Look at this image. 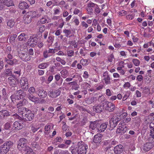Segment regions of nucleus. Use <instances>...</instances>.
Here are the masks:
<instances>
[{
    "label": "nucleus",
    "instance_id": "54",
    "mask_svg": "<svg viewBox=\"0 0 154 154\" xmlns=\"http://www.w3.org/2000/svg\"><path fill=\"white\" fill-rule=\"evenodd\" d=\"M39 32L42 33L45 30V26L42 25L40 26H39Z\"/></svg>",
    "mask_w": 154,
    "mask_h": 154
},
{
    "label": "nucleus",
    "instance_id": "20",
    "mask_svg": "<svg viewBox=\"0 0 154 154\" xmlns=\"http://www.w3.org/2000/svg\"><path fill=\"white\" fill-rule=\"evenodd\" d=\"M16 34H13L11 35L9 38V42L12 45H15L16 42H17V39H16L17 37Z\"/></svg>",
    "mask_w": 154,
    "mask_h": 154
},
{
    "label": "nucleus",
    "instance_id": "24",
    "mask_svg": "<svg viewBox=\"0 0 154 154\" xmlns=\"http://www.w3.org/2000/svg\"><path fill=\"white\" fill-rule=\"evenodd\" d=\"M4 72L5 73L6 76H11L13 77L14 78H16V76L12 74V69H5Z\"/></svg>",
    "mask_w": 154,
    "mask_h": 154
},
{
    "label": "nucleus",
    "instance_id": "8",
    "mask_svg": "<svg viewBox=\"0 0 154 154\" xmlns=\"http://www.w3.org/2000/svg\"><path fill=\"white\" fill-rule=\"evenodd\" d=\"M104 104L101 102L98 104H96L93 107V111L97 113L102 112L104 108Z\"/></svg>",
    "mask_w": 154,
    "mask_h": 154
},
{
    "label": "nucleus",
    "instance_id": "41",
    "mask_svg": "<svg viewBox=\"0 0 154 154\" xmlns=\"http://www.w3.org/2000/svg\"><path fill=\"white\" fill-rule=\"evenodd\" d=\"M132 62L134 64L137 66H139L140 63V61L137 59H133L132 60Z\"/></svg>",
    "mask_w": 154,
    "mask_h": 154
},
{
    "label": "nucleus",
    "instance_id": "39",
    "mask_svg": "<svg viewBox=\"0 0 154 154\" xmlns=\"http://www.w3.org/2000/svg\"><path fill=\"white\" fill-rule=\"evenodd\" d=\"M131 94V92L130 91H127L124 96L122 100L124 101L126 100L129 97Z\"/></svg>",
    "mask_w": 154,
    "mask_h": 154
},
{
    "label": "nucleus",
    "instance_id": "31",
    "mask_svg": "<svg viewBox=\"0 0 154 154\" xmlns=\"http://www.w3.org/2000/svg\"><path fill=\"white\" fill-rule=\"evenodd\" d=\"M27 103V100L25 99H22L17 104V108H19L20 107L24 106Z\"/></svg>",
    "mask_w": 154,
    "mask_h": 154
},
{
    "label": "nucleus",
    "instance_id": "42",
    "mask_svg": "<svg viewBox=\"0 0 154 154\" xmlns=\"http://www.w3.org/2000/svg\"><path fill=\"white\" fill-rule=\"evenodd\" d=\"M42 131L41 130H40L38 133L36 134L35 137V140L36 141H38L39 139L41 138V136L40 135L41 132Z\"/></svg>",
    "mask_w": 154,
    "mask_h": 154
},
{
    "label": "nucleus",
    "instance_id": "12",
    "mask_svg": "<svg viewBox=\"0 0 154 154\" xmlns=\"http://www.w3.org/2000/svg\"><path fill=\"white\" fill-rule=\"evenodd\" d=\"M23 124L22 121H17L14 122L13 126L14 128V129L19 130L23 128Z\"/></svg>",
    "mask_w": 154,
    "mask_h": 154
},
{
    "label": "nucleus",
    "instance_id": "4",
    "mask_svg": "<svg viewBox=\"0 0 154 154\" xmlns=\"http://www.w3.org/2000/svg\"><path fill=\"white\" fill-rule=\"evenodd\" d=\"M121 119L120 115H116L113 116L109 121L110 126L112 128H115Z\"/></svg>",
    "mask_w": 154,
    "mask_h": 154
},
{
    "label": "nucleus",
    "instance_id": "25",
    "mask_svg": "<svg viewBox=\"0 0 154 154\" xmlns=\"http://www.w3.org/2000/svg\"><path fill=\"white\" fill-rule=\"evenodd\" d=\"M28 36L27 35L24 33H21L18 37V39L20 41L26 42Z\"/></svg>",
    "mask_w": 154,
    "mask_h": 154
},
{
    "label": "nucleus",
    "instance_id": "38",
    "mask_svg": "<svg viewBox=\"0 0 154 154\" xmlns=\"http://www.w3.org/2000/svg\"><path fill=\"white\" fill-rule=\"evenodd\" d=\"M150 135L153 138H154V124L151 123L150 125Z\"/></svg>",
    "mask_w": 154,
    "mask_h": 154
},
{
    "label": "nucleus",
    "instance_id": "58",
    "mask_svg": "<svg viewBox=\"0 0 154 154\" xmlns=\"http://www.w3.org/2000/svg\"><path fill=\"white\" fill-rule=\"evenodd\" d=\"M60 13V8L55 9L54 10V14H59Z\"/></svg>",
    "mask_w": 154,
    "mask_h": 154
},
{
    "label": "nucleus",
    "instance_id": "22",
    "mask_svg": "<svg viewBox=\"0 0 154 154\" xmlns=\"http://www.w3.org/2000/svg\"><path fill=\"white\" fill-rule=\"evenodd\" d=\"M102 135L100 134H98L94 137L93 141L95 143H100L101 141Z\"/></svg>",
    "mask_w": 154,
    "mask_h": 154
},
{
    "label": "nucleus",
    "instance_id": "43",
    "mask_svg": "<svg viewBox=\"0 0 154 154\" xmlns=\"http://www.w3.org/2000/svg\"><path fill=\"white\" fill-rule=\"evenodd\" d=\"M106 106L105 107V109L106 110L109 111L110 107L112 105V103L110 102H106Z\"/></svg>",
    "mask_w": 154,
    "mask_h": 154
},
{
    "label": "nucleus",
    "instance_id": "6",
    "mask_svg": "<svg viewBox=\"0 0 154 154\" xmlns=\"http://www.w3.org/2000/svg\"><path fill=\"white\" fill-rule=\"evenodd\" d=\"M23 49V51L22 49H20V52L18 53V55L23 60H25L26 57L28 56V50L26 47L24 46Z\"/></svg>",
    "mask_w": 154,
    "mask_h": 154
},
{
    "label": "nucleus",
    "instance_id": "27",
    "mask_svg": "<svg viewBox=\"0 0 154 154\" xmlns=\"http://www.w3.org/2000/svg\"><path fill=\"white\" fill-rule=\"evenodd\" d=\"M38 94L40 97L42 98L45 97L47 94V92L42 88L38 89Z\"/></svg>",
    "mask_w": 154,
    "mask_h": 154
},
{
    "label": "nucleus",
    "instance_id": "55",
    "mask_svg": "<svg viewBox=\"0 0 154 154\" xmlns=\"http://www.w3.org/2000/svg\"><path fill=\"white\" fill-rule=\"evenodd\" d=\"M65 4L66 2L65 1H61L59 3L58 5L60 6L61 8H62Z\"/></svg>",
    "mask_w": 154,
    "mask_h": 154
},
{
    "label": "nucleus",
    "instance_id": "33",
    "mask_svg": "<svg viewBox=\"0 0 154 154\" xmlns=\"http://www.w3.org/2000/svg\"><path fill=\"white\" fill-rule=\"evenodd\" d=\"M7 100V96L0 95V103L4 105H5V102Z\"/></svg>",
    "mask_w": 154,
    "mask_h": 154
},
{
    "label": "nucleus",
    "instance_id": "51",
    "mask_svg": "<svg viewBox=\"0 0 154 154\" xmlns=\"http://www.w3.org/2000/svg\"><path fill=\"white\" fill-rule=\"evenodd\" d=\"M47 21V20L45 18H42L38 22V24H40L41 23L43 24L46 23Z\"/></svg>",
    "mask_w": 154,
    "mask_h": 154
},
{
    "label": "nucleus",
    "instance_id": "32",
    "mask_svg": "<svg viewBox=\"0 0 154 154\" xmlns=\"http://www.w3.org/2000/svg\"><path fill=\"white\" fill-rule=\"evenodd\" d=\"M4 6L6 5L9 7L13 5L14 3L12 0H2Z\"/></svg>",
    "mask_w": 154,
    "mask_h": 154
},
{
    "label": "nucleus",
    "instance_id": "36",
    "mask_svg": "<svg viewBox=\"0 0 154 154\" xmlns=\"http://www.w3.org/2000/svg\"><path fill=\"white\" fill-rule=\"evenodd\" d=\"M61 76L64 79L66 78L68 75V72L67 70L63 69L60 71Z\"/></svg>",
    "mask_w": 154,
    "mask_h": 154
},
{
    "label": "nucleus",
    "instance_id": "61",
    "mask_svg": "<svg viewBox=\"0 0 154 154\" xmlns=\"http://www.w3.org/2000/svg\"><path fill=\"white\" fill-rule=\"evenodd\" d=\"M58 147L59 148H61L66 149L68 148V146L65 145V144H60L59 145H58Z\"/></svg>",
    "mask_w": 154,
    "mask_h": 154
},
{
    "label": "nucleus",
    "instance_id": "11",
    "mask_svg": "<svg viewBox=\"0 0 154 154\" xmlns=\"http://www.w3.org/2000/svg\"><path fill=\"white\" fill-rule=\"evenodd\" d=\"M10 112L5 109H3L0 111V119L4 120L6 119V117L10 116Z\"/></svg>",
    "mask_w": 154,
    "mask_h": 154
},
{
    "label": "nucleus",
    "instance_id": "63",
    "mask_svg": "<svg viewBox=\"0 0 154 154\" xmlns=\"http://www.w3.org/2000/svg\"><path fill=\"white\" fill-rule=\"evenodd\" d=\"M89 75L87 71H85L83 74V77L85 79H87Z\"/></svg>",
    "mask_w": 154,
    "mask_h": 154
},
{
    "label": "nucleus",
    "instance_id": "1",
    "mask_svg": "<svg viewBox=\"0 0 154 154\" xmlns=\"http://www.w3.org/2000/svg\"><path fill=\"white\" fill-rule=\"evenodd\" d=\"M77 149H74V146L70 148L72 154H85L86 149L88 148V146L82 141L79 142L77 143Z\"/></svg>",
    "mask_w": 154,
    "mask_h": 154
},
{
    "label": "nucleus",
    "instance_id": "46",
    "mask_svg": "<svg viewBox=\"0 0 154 154\" xmlns=\"http://www.w3.org/2000/svg\"><path fill=\"white\" fill-rule=\"evenodd\" d=\"M134 17V15L133 14H129L126 16V18L128 20H133Z\"/></svg>",
    "mask_w": 154,
    "mask_h": 154
},
{
    "label": "nucleus",
    "instance_id": "37",
    "mask_svg": "<svg viewBox=\"0 0 154 154\" xmlns=\"http://www.w3.org/2000/svg\"><path fill=\"white\" fill-rule=\"evenodd\" d=\"M143 93L145 96L149 95L150 94V89L146 87H145L143 89Z\"/></svg>",
    "mask_w": 154,
    "mask_h": 154
},
{
    "label": "nucleus",
    "instance_id": "10",
    "mask_svg": "<svg viewBox=\"0 0 154 154\" xmlns=\"http://www.w3.org/2000/svg\"><path fill=\"white\" fill-rule=\"evenodd\" d=\"M38 42L37 39L34 35L30 36L28 41V44H30V46L32 47H35Z\"/></svg>",
    "mask_w": 154,
    "mask_h": 154
},
{
    "label": "nucleus",
    "instance_id": "26",
    "mask_svg": "<svg viewBox=\"0 0 154 154\" xmlns=\"http://www.w3.org/2000/svg\"><path fill=\"white\" fill-rule=\"evenodd\" d=\"M27 14H29L32 19L35 17H38L40 16L39 14L36 11H30L27 12Z\"/></svg>",
    "mask_w": 154,
    "mask_h": 154
},
{
    "label": "nucleus",
    "instance_id": "45",
    "mask_svg": "<svg viewBox=\"0 0 154 154\" xmlns=\"http://www.w3.org/2000/svg\"><path fill=\"white\" fill-rule=\"evenodd\" d=\"M66 53L68 56L71 57L73 55L74 51L72 50H70L67 49L66 50Z\"/></svg>",
    "mask_w": 154,
    "mask_h": 154
},
{
    "label": "nucleus",
    "instance_id": "34",
    "mask_svg": "<svg viewBox=\"0 0 154 154\" xmlns=\"http://www.w3.org/2000/svg\"><path fill=\"white\" fill-rule=\"evenodd\" d=\"M29 110V109L26 108L25 107H21L19 109L18 112L20 113L22 116V115H23L24 113L26 114L27 113V111Z\"/></svg>",
    "mask_w": 154,
    "mask_h": 154
},
{
    "label": "nucleus",
    "instance_id": "3",
    "mask_svg": "<svg viewBox=\"0 0 154 154\" xmlns=\"http://www.w3.org/2000/svg\"><path fill=\"white\" fill-rule=\"evenodd\" d=\"M28 140L24 138H21L17 142V148L21 152L26 151L29 149L27 145Z\"/></svg>",
    "mask_w": 154,
    "mask_h": 154
},
{
    "label": "nucleus",
    "instance_id": "5",
    "mask_svg": "<svg viewBox=\"0 0 154 154\" xmlns=\"http://www.w3.org/2000/svg\"><path fill=\"white\" fill-rule=\"evenodd\" d=\"M34 117V115L32 112L30 110L27 111V113L22 115V118L24 121H30L32 120Z\"/></svg>",
    "mask_w": 154,
    "mask_h": 154
},
{
    "label": "nucleus",
    "instance_id": "59",
    "mask_svg": "<svg viewBox=\"0 0 154 154\" xmlns=\"http://www.w3.org/2000/svg\"><path fill=\"white\" fill-rule=\"evenodd\" d=\"M143 77L141 75H139L137 77L136 79L138 81L140 82L143 80Z\"/></svg>",
    "mask_w": 154,
    "mask_h": 154
},
{
    "label": "nucleus",
    "instance_id": "40",
    "mask_svg": "<svg viewBox=\"0 0 154 154\" xmlns=\"http://www.w3.org/2000/svg\"><path fill=\"white\" fill-rule=\"evenodd\" d=\"M15 23V22L14 21L12 20H8L7 22V25L8 26L10 27L11 28L12 27L14 26Z\"/></svg>",
    "mask_w": 154,
    "mask_h": 154
},
{
    "label": "nucleus",
    "instance_id": "62",
    "mask_svg": "<svg viewBox=\"0 0 154 154\" xmlns=\"http://www.w3.org/2000/svg\"><path fill=\"white\" fill-rule=\"evenodd\" d=\"M34 36H35V38H36L37 39V40H38V39H39L41 38L42 36V34L40 32H38L36 34V35H35Z\"/></svg>",
    "mask_w": 154,
    "mask_h": 154
},
{
    "label": "nucleus",
    "instance_id": "47",
    "mask_svg": "<svg viewBox=\"0 0 154 154\" xmlns=\"http://www.w3.org/2000/svg\"><path fill=\"white\" fill-rule=\"evenodd\" d=\"M82 87L85 89H86L88 88H89L90 87V85L88 83L85 82L82 85Z\"/></svg>",
    "mask_w": 154,
    "mask_h": 154
},
{
    "label": "nucleus",
    "instance_id": "18",
    "mask_svg": "<svg viewBox=\"0 0 154 154\" xmlns=\"http://www.w3.org/2000/svg\"><path fill=\"white\" fill-rule=\"evenodd\" d=\"M7 82L9 83L12 88L14 89L16 87L17 83L14 79L11 77H9L7 79Z\"/></svg>",
    "mask_w": 154,
    "mask_h": 154
},
{
    "label": "nucleus",
    "instance_id": "50",
    "mask_svg": "<svg viewBox=\"0 0 154 154\" xmlns=\"http://www.w3.org/2000/svg\"><path fill=\"white\" fill-rule=\"evenodd\" d=\"M88 60L86 59H81L80 60V63L83 66H86L87 65Z\"/></svg>",
    "mask_w": 154,
    "mask_h": 154
},
{
    "label": "nucleus",
    "instance_id": "13",
    "mask_svg": "<svg viewBox=\"0 0 154 154\" xmlns=\"http://www.w3.org/2000/svg\"><path fill=\"white\" fill-rule=\"evenodd\" d=\"M103 80L106 85L110 84L111 83V79L108 74L107 71H106L103 73Z\"/></svg>",
    "mask_w": 154,
    "mask_h": 154
},
{
    "label": "nucleus",
    "instance_id": "21",
    "mask_svg": "<svg viewBox=\"0 0 154 154\" xmlns=\"http://www.w3.org/2000/svg\"><path fill=\"white\" fill-rule=\"evenodd\" d=\"M32 18L29 14H27V12L24 15L23 17L24 22L25 24H28L31 23Z\"/></svg>",
    "mask_w": 154,
    "mask_h": 154
},
{
    "label": "nucleus",
    "instance_id": "64",
    "mask_svg": "<svg viewBox=\"0 0 154 154\" xmlns=\"http://www.w3.org/2000/svg\"><path fill=\"white\" fill-rule=\"evenodd\" d=\"M63 125L62 127V128L63 131H66L67 128V126L65 123L63 122Z\"/></svg>",
    "mask_w": 154,
    "mask_h": 154
},
{
    "label": "nucleus",
    "instance_id": "53",
    "mask_svg": "<svg viewBox=\"0 0 154 154\" xmlns=\"http://www.w3.org/2000/svg\"><path fill=\"white\" fill-rule=\"evenodd\" d=\"M5 128L6 130H8L11 127V124L9 122H7L4 125Z\"/></svg>",
    "mask_w": 154,
    "mask_h": 154
},
{
    "label": "nucleus",
    "instance_id": "60",
    "mask_svg": "<svg viewBox=\"0 0 154 154\" xmlns=\"http://www.w3.org/2000/svg\"><path fill=\"white\" fill-rule=\"evenodd\" d=\"M71 45L73 46L74 48H76L78 47V44L75 41H72L71 42Z\"/></svg>",
    "mask_w": 154,
    "mask_h": 154
},
{
    "label": "nucleus",
    "instance_id": "14",
    "mask_svg": "<svg viewBox=\"0 0 154 154\" xmlns=\"http://www.w3.org/2000/svg\"><path fill=\"white\" fill-rule=\"evenodd\" d=\"M126 126L119 123L118 125V127L116 130V132L118 134H124L126 131Z\"/></svg>",
    "mask_w": 154,
    "mask_h": 154
},
{
    "label": "nucleus",
    "instance_id": "48",
    "mask_svg": "<svg viewBox=\"0 0 154 154\" xmlns=\"http://www.w3.org/2000/svg\"><path fill=\"white\" fill-rule=\"evenodd\" d=\"M62 141V139L60 137H57L56 138L54 139L53 143H55L57 142H61Z\"/></svg>",
    "mask_w": 154,
    "mask_h": 154
},
{
    "label": "nucleus",
    "instance_id": "35",
    "mask_svg": "<svg viewBox=\"0 0 154 154\" xmlns=\"http://www.w3.org/2000/svg\"><path fill=\"white\" fill-rule=\"evenodd\" d=\"M73 14L75 15H78L79 17H81L82 15V12L81 9L75 8L73 12Z\"/></svg>",
    "mask_w": 154,
    "mask_h": 154
},
{
    "label": "nucleus",
    "instance_id": "9",
    "mask_svg": "<svg viewBox=\"0 0 154 154\" xmlns=\"http://www.w3.org/2000/svg\"><path fill=\"white\" fill-rule=\"evenodd\" d=\"M60 90L59 89L51 90L49 91V96L51 98H56L60 95Z\"/></svg>",
    "mask_w": 154,
    "mask_h": 154
},
{
    "label": "nucleus",
    "instance_id": "57",
    "mask_svg": "<svg viewBox=\"0 0 154 154\" xmlns=\"http://www.w3.org/2000/svg\"><path fill=\"white\" fill-rule=\"evenodd\" d=\"M35 91V89L33 87H30L28 90V91L30 94L31 93H34Z\"/></svg>",
    "mask_w": 154,
    "mask_h": 154
},
{
    "label": "nucleus",
    "instance_id": "52",
    "mask_svg": "<svg viewBox=\"0 0 154 154\" xmlns=\"http://www.w3.org/2000/svg\"><path fill=\"white\" fill-rule=\"evenodd\" d=\"M26 151L27 152L25 154H35L33 152L32 149L29 147V149H28Z\"/></svg>",
    "mask_w": 154,
    "mask_h": 154
},
{
    "label": "nucleus",
    "instance_id": "29",
    "mask_svg": "<svg viewBox=\"0 0 154 154\" xmlns=\"http://www.w3.org/2000/svg\"><path fill=\"white\" fill-rule=\"evenodd\" d=\"M19 8L21 9H25L29 8V6L27 3L23 2H20L19 5Z\"/></svg>",
    "mask_w": 154,
    "mask_h": 154
},
{
    "label": "nucleus",
    "instance_id": "28",
    "mask_svg": "<svg viewBox=\"0 0 154 154\" xmlns=\"http://www.w3.org/2000/svg\"><path fill=\"white\" fill-rule=\"evenodd\" d=\"M16 95H17V96L19 95L20 98H21V97L23 98L25 97L26 94V92L23 90L20 89L16 91Z\"/></svg>",
    "mask_w": 154,
    "mask_h": 154
},
{
    "label": "nucleus",
    "instance_id": "16",
    "mask_svg": "<svg viewBox=\"0 0 154 154\" xmlns=\"http://www.w3.org/2000/svg\"><path fill=\"white\" fill-rule=\"evenodd\" d=\"M123 151V146L122 145H119L115 146L114 151L116 154H120Z\"/></svg>",
    "mask_w": 154,
    "mask_h": 154
},
{
    "label": "nucleus",
    "instance_id": "44",
    "mask_svg": "<svg viewBox=\"0 0 154 154\" xmlns=\"http://www.w3.org/2000/svg\"><path fill=\"white\" fill-rule=\"evenodd\" d=\"M48 64V63H43L39 65L38 67L39 68L44 69L47 67Z\"/></svg>",
    "mask_w": 154,
    "mask_h": 154
},
{
    "label": "nucleus",
    "instance_id": "15",
    "mask_svg": "<svg viewBox=\"0 0 154 154\" xmlns=\"http://www.w3.org/2000/svg\"><path fill=\"white\" fill-rule=\"evenodd\" d=\"M26 97L35 103H38L39 102L38 98L34 96L32 94L28 93L26 94Z\"/></svg>",
    "mask_w": 154,
    "mask_h": 154
},
{
    "label": "nucleus",
    "instance_id": "56",
    "mask_svg": "<svg viewBox=\"0 0 154 154\" xmlns=\"http://www.w3.org/2000/svg\"><path fill=\"white\" fill-rule=\"evenodd\" d=\"M95 5L97 6V5L93 2H90L87 4V7L92 8L94 7Z\"/></svg>",
    "mask_w": 154,
    "mask_h": 154
},
{
    "label": "nucleus",
    "instance_id": "2",
    "mask_svg": "<svg viewBox=\"0 0 154 154\" xmlns=\"http://www.w3.org/2000/svg\"><path fill=\"white\" fill-rule=\"evenodd\" d=\"M14 145L12 141L8 140L0 146V153L1 154H6L12 148Z\"/></svg>",
    "mask_w": 154,
    "mask_h": 154
},
{
    "label": "nucleus",
    "instance_id": "7",
    "mask_svg": "<svg viewBox=\"0 0 154 154\" xmlns=\"http://www.w3.org/2000/svg\"><path fill=\"white\" fill-rule=\"evenodd\" d=\"M20 83L21 88L25 91H26L29 88L28 80L25 77L21 78L20 79Z\"/></svg>",
    "mask_w": 154,
    "mask_h": 154
},
{
    "label": "nucleus",
    "instance_id": "49",
    "mask_svg": "<svg viewBox=\"0 0 154 154\" xmlns=\"http://www.w3.org/2000/svg\"><path fill=\"white\" fill-rule=\"evenodd\" d=\"M63 32L65 33L66 37H68L71 33V32L70 30L66 29L63 30Z\"/></svg>",
    "mask_w": 154,
    "mask_h": 154
},
{
    "label": "nucleus",
    "instance_id": "30",
    "mask_svg": "<svg viewBox=\"0 0 154 154\" xmlns=\"http://www.w3.org/2000/svg\"><path fill=\"white\" fill-rule=\"evenodd\" d=\"M5 60L8 64L10 65H13L14 64H16L17 62V60L15 59L9 60L7 59V57L5 58Z\"/></svg>",
    "mask_w": 154,
    "mask_h": 154
},
{
    "label": "nucleus",
    "instance_id": "17",
    "mask_svg": "<svg viewBox=\"0 0 154 154\" xmlns=\"http://www.w3.org/2000/svg\"><path fill=\"white\" fill-rule=\"evenodd\" d=\"M108 125V122L102 123L100 126L97 127V131L99 132H101L104 131Z\"/></svg>",
    "mask_w": 154,
    "mask_h": 154
},
{
    "label": "nucleus",
    "instance_id": "23",
    "mask_svg": "<svg viewBox=\"0 0 154 154\" xmlns=\"http://www.w3.org/2000/svg\"><path fill=\"white\" fill-rule=\"evenodd\" d=\"M99 125V124L97 121H94L91 122L89 127L92 130H97V127Z\"/></svg>",
    "mask_w": 154,
    "mask_h": 154
},
{
    "label": "nucleus",
    "instance_id": "19",
    "mask_svg": "<svg viewBox=\"0 0 154 154\" xmlns=\"http://www.w3.org/2000/svg\"><path fill=\"white\" fill-rule=\"evenodd\" d=\"M153 146V144L151 143H147L145 144L142 148V149L145 151L150 150Z\"/></svg>",
    "mask_w": 154,
    "mask_h": 154
}]
</instances>
